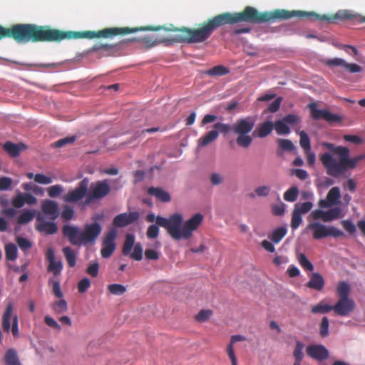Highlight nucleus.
<instances>
[{"mask_svg": "<svg viewBox=\"0 0 365 365\" xmlns=\"http://www.w3.org/2000/svg\"><path fill=\"white\" fill-rule=\"evenodd\" d=\"M315 16L322 20H329L327 16H319L314 12H305L302 11H287L284 9H276L273 11L259 12L252 6H246L241 12H225L211 18L200 24L198 28H175L170 25L163 29L167 31L175 32L170 38H163L160 42L168 43H197L207 41L212 33L218 28L230 24H235L240 22H247L255 24L273 22L276 20L289 19L294 17Z\"/></svg>", "mask_w": 365, "mask_h": 365, "instance_id": "nucleus-1", "label": "nucleus"}, {"mask_svg": "<svg viewBox=\"0 0 365 365\" xmlns=\"http://www.w3.org/2000/svg\"><path fill=\"white\" fill-rule=\"evenodd\" d=\"M160 26L154 28H106L98 31H63L51 29L48 26H38L34 24H17L9 28L0 25V40L4 38H13L18 43L29 42H60L65 39H77L94 38H110L117 35H125L138 31H158Z\"/></svg>", "mask_w": 365, "mask_h": 365, "instance_id": "nucleus-2", "label": "nucleus"}, {"mask_svg": "<svg viewBox=\"0 0 365 365\" xmlns=\"http://www.w3.org/2000/svg\"><path fill=\"white\" fill-rule=\"evenodd\" d=\"M322 145L329 150L330 153H324L320 157V160L327 170L328 175L337 177L342 173V146L324 142Z\"/></svg>", "mask_w": 365, "mask_h": 365, "instance_id": "nucleus-3", "label": "nucleus"}, {"mask_svg": "<svg viewBox=\"0 0 365 365\" xmlns=\"http://www.w3.org/2000/svg\"><path fill=\"white\" fill-rule=\"evenodd\" d=\"M58 215L57 202L51 200H43L41 204V212L36 215L38 225L36 228H57L53 221Z\"/></svg>", "mask_w": 365, "mask_h": 365, "instance_id": "nucleus-4", "label": "nucleus"}, {"mask_svg": "<svg viewBox=\"0 0 365 365\" xmlns=\"http://www.w3.org/2000/svg\"><path fill=\"white\" fill-rule=\"evenodd\" d=\"M255 120L252 117L238 119L232 125V131L237 135L236 143L239 147L247 148L252 143V138L248 134L252 130Z\"/></svg>", "mask_w": 365, "mask_h": 365, "instance_id": "nucleus-5", "label": "nucleus"}, {"mask_svg": "<svg viewBox=\"0 0 365 365\" xmlns=\"http://www.w3.org/2000/svg\"><path fill=\"white\" fill-rule=\"evenodd\" d=\"M133 234L128 233L123 242L122 254L128 256L133 260L140 261L143 259V249L140 242L135 243Z\"/></svg>", "mask_w": 365, "mask_h": 365, "instance_id": "nucleus-6", "label": "nucleus"}, {"mask_svg": "<svg viewBox=\"0 0 365 365\" xmlns=\"http://www.w3.org/2000/svg\"><path fill=\"white\" fill-rule=\"evenodd\" d=\"M336 292L339 300L335 305H329L322 301L312 307V313L324 314L334 310L337 314L342 315V281L338 282Z\"/></svg>", "mask_w": 365, "mask_h": 365, "instance_id": "nucleus-7", "label": "nucleus"}, {"mask_svg": "<svg viewBox=\"0 0 365 365\" xmlns=\"http://www.w3.org/2000/svg\"><path fill=\"white\" fill-rule=\"evenodd\" d=\"M110 187L108 181L99 180L91 184L88 195L84 201V205H88L95 200L102 199L109 194Z\"/></svg>", "mask_w": 365, "mask_h": 365, "instance_id": "nucleus-8", "label": "nucleus"}, {"mask_svg": "<svg viewBox=\"0 0 365 365\" xmlns=\"http://www.w3.org/2000/svg\"><path fill=\"white\" fill-rule=\"evenodd\" d=\"M118 230H109L106 233L103 243L101 254L103 258H108L114 252L116 248L115 240L118 235Z\"/></svg>", "mask_w": 365, "mask_h": 365, "instance_id": "nucleus-9", "label": "nucleus"}, {"mask_svg": "<svg viewBox=\"0 0 365 365\" xmlns=\"http://www.w3.org/2000/svg\"><path fill=\"white\" fill-rule=\"evenodd\" d=\"M155 223V225H150L148 228H158V226L164 228H180L182 223V215L175 213L169 218L158 216Z\"/></svg>", "mask_w": 365, "mask_h": 365, "instance_id": "nucleus-10", "label": "nucleus"}, {"mask_svg": "<svg viewBox=\"0 0 365 365\" xmlns=\"http://www.w3.org/2000/svg\"><path fill=\"white\" fill-rule=\"evenodd\" d=\"M88 187V180L84 178L78 185L73 190L69 191L63 197V200L67 202H76L81 200L86 195Z\"/></svg>", "mask_w": 365, "mask_h": 365, "instance_id": "nucleus-11", "label": "nucleus"}, {"mask_svg": "<svg viewBox=\"0 0 365 365\" xmlns=\"http://www.w3.org/2000/svg\"><path fill=\"white\" fill-rule=\"evenodd\" d=\"M311 116L314 120L324 119L329 123L336 122L340 120V117L331 113L327 110H319L316 103L309 104Z\"/></svg>", "mask_w": 365, "mask_h": 365, "instance_id": "nucleus-12", "label": "nucleus"}, {"mask_svg": "<svg viewBox=\"0 0 365 365\" xmlns=\"http://www.w3.org/2000/svg\"><path fill=\"white\" fill-rule=\"evenodd\" d=\"M138 212L121 213L116 215L113 220V225L115 228H122L135 222L139 218Z\"/></svg>", "mask_w": 365, "mask_h": 365, "instance_id": "nucleus-13", "label": "nucleus"}, {"mask_svg": "<svg viewBox=\"0 0 365 365\" xmlns=\"http://www.w3.org/2000/svg\"><path fill=\"white\" fill-rule=\"evenodd\" d=\"M341 210L339 208H331L328 211L322 210H315L311 213L314 220H321L324 222H331L337 219L340 215Z\"/></svg>", "mask_w": 365, "mask_h": 365, "instance_id": "nucleus-14", "label": "nucleus"}, {"mask_svg": "<svg viewBox=\"0 0 365 365\" xmlns=\"http://www.w3.org/2000/svg\"><path fill=\"white\" fill-rule=\"evenodd\" d=\"M46 257L48 262V272H52L55 276L59 275L63 270V262L61 259L56 260L55 251L52 247L47 249Z\"/></svg>", "mask_w": 365, "mask_h": 365, "instance_id": "nucleus-15", "label": "nucleus"}, {"mask_svg": "<svg viewBox=\"0 0 365 365\" xmlns=\"http://www.w3.org/2000/svg\"><path fill=\"white\" fill-rule=\"evenodd\" d=\"M364 159L365 154L351 157L349 149L346 147H344V178L346 177L347 170L354 169L356 168L358 163Z\"/></svg>", "mask_w": 365, "mask_h": 365, "instance_id": "nucleus-16", "label": "nucleus"}, {"mask_svg": "<svg viewBox=\"0 0 365 365\" xmlns=\"http://www.w3.org/2000/svg\"><path fill=\"white\" fill-rule=\"evenodd\" d=\"M307 354L311 358L320 361L327 359L329 356L328 349L322 344L308 346L307 347Z\"/></svg>", "mask_w": 365, "mask_h": 365, "instance_id": "nucleus-17", "label": "nucleus"}, {"mask_svg": "<svg viewBox=\"0 0 365 365\" xmlns=\"http://www.w3.org/2000/svg\"><path fill=\"white\" fill-rule=\"evenodd\" d=\"M12 205L15 208H21L24 204L33 205L36 204L37 198L31 193H19L12 199Z\"/></svg>", "mask_w": 365, "mask_h": 365, "instance_id": "nucleus-18", "label": "nucleus"}, {"mask_svg": "<svg viewBox=\"0 0 365 365\" xmlns=\"http://www.w3.org/2000/svg\"><path fill=\"white\" fill-rule=\"evenodd\" d=\"M339 197V188L337 187H334L329 191L326 199L319 200V206L321 209L330 207L337 203Z\"/></svg>", "mask_w": 365, "mask_h": 365, "instance_id": "nucleus-19", "label": "nucleus"}, {"mask_svg": "<svg viewBox=\"0 0 365 365\" xmlns=\"http://www.w3.org/2000/svg\"><path fill=\"white\" fill-rule=\"evenodd\" d=\"M325 281L321 274L313 272L307 283V287L317 291H322L324 287Z\"/></svg>", "mask_w": 365, "mask_h": 365, "instance_id": "nucleus-20", "label": "nucleus"}, {"mask_svg": "<svg viewBox=\"0 0 365 365\" xmlns=\"http://www.w3.org/2000/svg\"><path fill=\"white\" fill-rule=\"evenodd\" d=\"M13 304L11 302H9L7 304L5 312L3 314L2 328L3 330L6 333H9L11 331V322L13 319Z\"/></svg>", "mask_w": 365, "mask_h": 365, "instance_id": "nucleus-21", "label": "nucleus"}, {"mask_svg": "<svg viewBox=\"0 0 365 365\" xmlns=\"http://www.w3.org/2000/svg\"><path fill=\"white\" fill-rule=\"evenodd\" d=\"M246 338L240 334L232 335L230 344L227 346V354L231 360L232 365H237V358L234 350V344L237 341H245Z\"/></svg>", "mask_w": 365, "mask_h": 365, "instance_id": "nucleus-22", "label": "nucleus"}, {"mask_svg": "<svg viewBox=\"0 0 365 365\" xmlns=\"http://www.w3.org/2000/svg\"><path fill=\"white\" fill-rule=\"evenodd\" d=\"M274 129V124L272 122L267 120L259 125V127L254 131L253 135L263 138L269 135Z\"/></svg>", "mask_w": 365, "mask_h": 365, "instance_id": "nucleus-23", "label": "nucleus"}, {"mask_svg": "<svg viewBox=\"0 0 365 365\" xmlns=\"http://www.w3.org/2000/svg\"><path fill=\"white\" fill-rule=\"evenodd\" d=\"M26 148V146L23 143L16 144L11 141H7L4 145V150L12 157L18 156Z\"/></svg>", "mask_w": 365, "mask_h": 365, "instance_id": "nucleus-24", "label": "nucleus"}, {"mask_svg": "<svg viewBox=\"0 0 365 365\" xmlns=\"http://www.w3.org/2000/svg\"><path fill=\"white\" fill-rule=\"evenodd\" d=\"M342 235V230H314L313 237L319 240L327 237H339Z\"/></svg>", "mask_w": 365, "mask_h": 365, "instance_id": "nucleus-25", "label": "nucleus"}, {"mask_svg": "<svg viewBox=\"0 0 365 365\" xmlns=\"http://www.w3.org/2000/svg\"><path fill=\"white\" fill-rule=\"evenodd\" d=\"M102 230H81V245H86L96 240Z\"/></svg>", "mask_w": 365, "mask_h": 365, "instance_id": "nucleus-26", "label": "nucleus"}, {"mask_svg": "<svg viewBox=\"0 0 365 365\" xmlns=\"http://www.w3.org/2000/svg\"><path fill=\"white\" fill-rule=\"evenodd\" d=\"M63 235L67 237L73 245H81V230H63Z\"/></svg>", "mask_w": 365, "mask_h": 365, "instance_id": "nucleus-27", "label": "nucleus"}, {"mask_svg": "<svg viewBox=\"0 0 365 365\" xmlns=\"http://www.w3.org/2000/svg\"><path fill=\"white\" fill-rule=\"evenodd\" d=\"M148 193L155 196L157 199L163 202H168L170 200V196L168 192L160 187H150L148 190Z\"/></svg>", "mask_w": 365, "mask_h": 365, "instance_id": "nucleus-28", "label": "nucleus"}, {"mask_svg": "<svg viewBox=\"0 0 365 365\" xmlns=\"http://www.w3.org/2000/svg\"><path fill=\"white\" fill-rule=\"evenodd\" d=\"M350 21L353 25L365 23V16L357 14L351 10H344V21Z\"/></svg>", "mask_w": 365, "mask_h": 365, "instance_id": "nucleus-29", "label": "nucleus"}, {"mask_svg": "<svg viewBox=\"0 0 365 365\" xmlns=\"http://www.w3.org/2000/svg\"><path fill=\"white\" fill-rule=\"evenodd\" d=\"M6 365H22L14 349H9L4 357Z\"/></svg>", "mask_w": 365, "mask_h": 365, "instance_id": "nucleus-30", "label": "nucleus"}, {"mask_svg": "<svg viewBox=\"0 0 365 365\" xmlns=\"http://www.w3.org/2000/svg\"><path fill=\"white\" fill-rule=\"evenodd\" d=\"M193 230H168L169 235L175 240L189 239Z\"/></svg>", "mask_w": 365, "mask_h": 365, "instance_id": "nucleus-31", "label": "nucleus"}, {"mask_svg": "<svg viewBox=\"0 0 365 365\" xmlns=\"http://www.w3.org/2000/svg\"><path fill=\"white\" fill-rule=\"evenodd\" d=\"M218 135L219 133L216 130H212L208 132L205 135L198 139V146L204 147L209 145L212 142L215 141L217 138Z\"/></svg>", "mask_w": 365, "mask_h": 365, "instance_id": "nucleus-32", "label": "nucleus"}, {"mask_svg": "<svg viewBox=\"0 0 365 365\" xmlns=\"http://www.w3.org/2000/svg\"><path fill=\"white\" fill-rule=\"evenodd\" d=\"M62 252L65 256L66 260L70 267H73L76 264L77 255L71 247H64Z\"/></svg>", "mask_w": 365, "mask_h": 365, "instance_id": "nucleus-33", "label": "nucleus"}, {"mask_svg": "<svg viewBox=\"0 0 365 365\" xmlns=\"http://www.w3.org/2000/svg\"><path fill=\"white\" fill-rule=\"evenodd\" d=\"M203 218L202 214L197 213L185 221L181 228H197L202 223Z\"/></svg>", "mask_w": 365, "mask_h": 365, "instance_id": "nucleus-34", "label": "nucleus"}, {"mask_svg": "<svg viewBox=\"0 0 365 365\" xmlns=\"http://www.w3.org/2000/svg\"><path fill=\"white\" fill-rule=\"evenodd\" d=\"M36 216V210H24L18 217L17 222L19 225H25L32 221Z\"/></svg>", "mask_w": 365, "mask_h": 365, "instance_id": "nucleus-35", "label": "nucleus"}, {"mask_svg": "<svg viewBox=\"0 0 365 365\" xmlns=\"http://www.w3.org/2000/svg\"><path fill=\"white\" fill-rule=\"evenodd\" d=\"M297 259L300 264V266L305 271H313L314 265L308 259L307 256L304 253L297 254Z\"/></svg>", "mask_w": 365, "mask_h": 365, "instance_id": "nucleus-36", "label": "nucleus"}, {"mask_svg": "<svg viewBox=\"0 0 365 365\" xmlns=\"http://www.w3.org/2000/svg\"><path fill=\"white\" fill-rule=\"evenodd\" d=\"M18 248L15 244L10 243L5 247L6 258L10 261H15L17 258Z\"/></svg>", "mask_w": 365, "mask_h": 365, "instance_id": "nucleus-37", "label": "nucleus"}, {"mask_svg": "<svg viewBox=\"0 0 365 365\" xmlns=\"http://www.w3.org/2000/svg\"><path fill=\"white\" fill-rule=\"evenodd\" d=\"M230 71L224 66L218 65L212 67L206 71V73L210 76H221L229 73Z\"/></svg>", "mask_w": 365, "mask_h": 365, "instance_id": "nucleus-38", "label": "nucleus"}, {"mask_svg": "<svg viewBox=\"0 0 365 365\" xmlns=\"http://www.w3.org/2000/svg\"><path fill=\"white\" fill-rule=\"evenodd\" d=\"M287 231V230H274L271 234L268 235L267 238L274 244H277L286 235Z\"/></svg>", "mask_w": 365, "mask_h": 365, "instance_id": "nucleus-39", "label": "nucleus"}, {"mask_svg": "<svg viewBox=\"0 0 365 365\" xmlns=\"http://www.w3.org/2000/svg\"><path fill=\"white\" fill-rule=\"evenodd\" d=\"M274 126L279 135H287L290 133L289 126L282 119L275 121Z\"/></svg>", "mask_w": 365, "mask_h": 365, "instance_id": "nucleus-40", "label": "nucleus"}, {"mask_svg": "<svg viewBox=\"0 0 365 365\" xmlns=\"http://www.w3.org/2000/svg\"><path fill=\"white\" fill-rule=\"evenodd\" d=\"M299 189L295 187H291L284 193V199L287 202H294L298 197Z\"/></svg>", "mask_w": 365, "mask_h": 365, "instance_id": "nucleus-41", "label": "nucleus"}, {"mask_svg": "<svg viewBox=\"0 0 365 365\" xmlns=\"http://www.w3.org/2000/svg\"><path fill=\"white\" fill-rule=\"evenodd\" d=\"M76 140V137L75 135L67 136L64 138H61L58 140L57 141L51 144L52 148H62L66 145L67 144H72Z\"/></svg>", "mask_w": 365, "mask_h": 365, "instance_id": "nucleus-42", "label": "nucleus"}, {"mask_svg": "<svg viewBox=\"0 0 365 365\" xmlns=\"http://www.w3.org/2000/svg\"><path fill=\"white\" fill-rule=\"evenodd\" d=\"M299 144L305 152H309L311 150L310 140L308 135L304 131L299 132Z\"/></svg>", "mask_w": 365, "mask_h": 365, "instance_id": "nucleus-43", "label": "nucleus"}, {"mask_svg": "<svg viewBox=\"0 0 365 365\" xmlns=\"http://www.w3.org/2000/svg\"><path fill=\"white\" fill-rule=\"evenodd\" d=\"M53 309L58 314H62L68 310V304L65 299H60L55 302L52 305Z\"/></svg>", "mask_w": 365, "mask_h": 365, "instance_id": "nucleus-44", "label": "nucleus"}, {"mask_svg": "<svg viewBox=\"0 0 365 365\" xmlns=\"http://www.w3.org/2000/svg\"><path fill=\"white\" fill-rule=\"evenodd\" d=\"M108 289L114 295H122L126 292V287L120 284H109Z\"/></svg>", "mask_w": 365, "mask_h": 365, "instance_id": "nucleus-45", "label": "nucleus"}, {"mask_svg": "<svg viewBox=\"0 0 365 365\" xmlns=\"http://www.w3.org/2000/svg\"><path fill=\"white\" fill-rule=\"evenodd\" d=\"M312 206L313 205L311 202L298 203L295 205L294 210L302 215L308 212L312 209Z\"/></svg>", "mask_w": 365, "mask_h": 365, "instance_id": "nucleus-46", "label": "nucleus"}, {"mask_svg": "<svg viewBox=\"0 0 365 365\" xmlns=\"http://www.w3.org/2000/svg\"><path fill=\"white\" fill-rule=\"evenodd\" d=\"M304 347V344L302 341H296V346H295V348H294V352H293V356H294L295 359H298V360H302L303 359V357H304V354H303Z\"/></svg>", "mask_w": 365, "mask_h": 365, "instance_id": "nucleus-47", "label": "nucleus"}, {"mask_svg": "<svg viewBox=\"0 0 365 365\" xmlns=\"http://www.w3.org/2000/svg\"><path fill=\"white\" fill-rule=\"evenodd\" d=\"M212 315V312L210 309H202L196 315L195 319L199 322L207 321Z\"/></svg>", "mask_w": 365, "mask_h": 365, "instance_id": "nucleus-48", "label": "nucleus"}, {"mask_svg": "<svg viewBox=\"0 0 365 365\" xmlns=\"http://www.w3.org/2000/svg\"><path fill=\"white\" fill-rule=\"evenodd\" d=\"M277 143L279 148L282 149V150L292 151L294 148V146L290 140L278 139Z\"/></svg>", "mask_w": 365, "mask_h": 365, "instance_id": "nucleus-49", "label": "nucleus"}, {"mask_svg": "<svg viewBox=\"0 0 365 365\" xmlns=\"http://www.w3.org/2000/svg\"><path fill=\"white\" fill-rule=\"evenodd\" d=\"M344 68L351 73H360L363 68L356 63H350L344 61Z\"/></svg>", "mask_w": 365, "mask_h": 365, "instance_id": "nucleus-50", "label": "nucleus"}, {"mask_svg": "<svg viewBox=\"0 0 365 365\" xmlns=\"http://www.w3.org/2000/svg\"><path fill=\"white\" fill-rule=\"evenodd\" d=\"M214 128L217 130L218 133L227 134L232 130V125L219 122L214 125Z\"/></svg>", "mask_w": 365, "mask_h": 365, "instance_id": "nucleus-51", "label": "nucleus"}, {"mask_svg": "<svg viewBox=\"0 0 365 365\" xmlns=\"http://www.w3.org/2000/svg\"><path fill=\"white\" fill-rule=\"evenodd\" d=\"M355 307L354 302L348 297H344V316L349 314Z\"/></svg>", "mask_w": 365, "mask_h": 365, "instance_id": "nucleus-52", "label": "nucleus"}, {"mask_svg": "<svg viewBox=\"0 0 365 365\" xmlns=\"http://www.w3.org/2000/svg\"><path fill=\"white\" fill-rule=\"evenodd\" d=\"M73 209L68 205H66L61 213V217L64 221L70 220L73 218Z\"/></svg>", "mask_w": 365, "mask_h": 365, "instance_id": "nucleus-53", "label": "nucleus"}, {"mask_svg": "<svg viewBox=\"0 0 365 365\" xmlns=\"http://www.w3.org/2000/svg\"><path fill=\"white\" fill-rule=\"evenodd\" d=\"M271 192V189L267 185H260L255 188V195L257 197H267Z\"/></svg>", "mask_w": 365, "mask_h": 365, "instance_id": "nucleus-54", "label": "nucleus"}, {"mask_svg": "<svg viewBox=\"0 0 365 365\" xmlns=\"http://www.w3.org/2000/svg\"><path fill=\"white\" fill-rule=\"evenodd\" d=\"M160 251L148 248L145 251V257L149 260H158L160 258Z\"/></svg>", "mask_w": 365, "mask_h": 365, "instance_id": "nucleus-55", "label": "nucleus"}, {"mask_svg": "<svg viewBox=\"0 0 365 365\" xmlns=\"http://www.w3.org/2000/svg\"><path fill=\"white\" fill-rule=\"evenodd\" d=\"M329 319L327 317H324L320 324V335L326 337L329 335Z\"/></svg>", "mask_w": 365, "mask_h": 365, "instance_id": "nucleus-56", "label": "nucleus"}, {"mask_svg": "<svg viewBox=\"0 0 365 365\" xmlns=\"http://www.w3.org/2000/svg\"><path fill=\"white\" fill-rule=\"evenodd\" d=\"M63 192L61 185H55L48 188V195L51 197H56Z\"/></svg>", "mask_w": 365, "mask_h": 365, "instance_id": "nucleus-57", "label": "nucleus"}, {"mask_svg": "<svg viewBox=\"0 0 365 365\" xmlns=\"http://www.w3.org/2000/svg\"><path fill=\"white\" fill-rule=\"evenodd\" d=\"M344 140L354 145H361L364 143L362 138L357 135H344Z\"/></svg>", "mask_w": 365, "mask_h": 365, "instance_id": "nucleus-58", "label": "nucleus"}, {"mask_svg": "<svg viewBox=\"0 0 365 365\" xmlns=\"http://www.w3.org/2000/svg\"><path fill=\"white\" fill-rule=\"evenodd\" d=\"M91 286V281L88 277H84L78 283V290L80 293H84Z\"/></svg>", "mask_w": 365, "mask_h": 365, "instance_id": "nucleus-59", "label": "nucleus"}, {"mask_svg": "<svg viewBox=\"0 0 365 365\" xmlns=\"http://www.w3.org/2000/svg\"><path fill=\"white\" fill-rule=\"evenodd\" d=\"M35 182L43 184V185H48L52 182V178L48 176L44 175L43 174L38 173L35 175L34 177Z\"/></svg>", "mask_w": 365, "mask_h": 365, "instance_id": "nucleus-60", "label": "nucleus"}, {"mask_svg": "<svg viewBox=\"0 0 365 365\" xmlns=\"http://www.w3.org/2000/svg\"><path fill=\"white\" fill-rule=\"evenodd\" d=\"M12 184V179L9 177L0 178V190H7L10 189Z\"/></svg>", "mask_w": 365, "mask_h": 365, "instance_id": "nucleus-61", "label": "nucleus"}, {"mask_svg": "<svg viewBox=\"0 0 365 365\" xmlns=\"http://www.w3.org/2000/svg\"><path fill=\"white\" fill-rule=\"evenodd\" d=\"M17 243L21 250L26 251L32 247V243L27 239L19 237Z\"/></svg>", "mask_w": 365, "mask_h": 365, "instance_id": "nucleus-62", "label": "nucleus"}, {"mask_svg": "<svg viewBox=\"0 0 365 365\" xmlns=\"http://www.w3.org/2000/svg\"><path fill=\"white\" fill-rule=\"evenodd\" d=\"M98 271H99V264L96 262H93V263L91 264L88 267L86 272L91 277H96L98 274Z\"/></svg>", "mask_w": 365, "mask_h": 365, "instance_id": "nucleus-63", "label": "nucleus"}, {"mask_svg": "<svg viewBox=\"0 0 365 365\" xmlns=\"http://www.w3.org/2000/svg\"><path fill=\"white\" fill-rule=\"evenodd\" d=\"M285 211V205L282 202L272 206V212L273 215L280 216L284 214Z\"/></svg>", "mask_w": 365, "mask_h": 365, "instance_id": "nucleus-64", "label": "nucleus"}]
</instances>
